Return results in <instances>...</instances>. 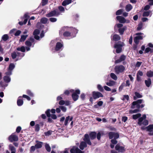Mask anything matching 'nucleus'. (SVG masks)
<instances>
[{"label":"nucleus","instance_id":"1","mask_svg":"<svg viewBox=\"0 0 153 153\" xmlns=\"http://www.w3.org/2000/svg\"><path fill=\"white\" fill-rule=\"evenodd\" d=\"M144 102V101L142 99L139 100L137 101H134L132 103V105L131 106V108H134L136 107L138 109H139L140 108H142L144 107L145 105L144 104L140 105V104Z\"/></svg>","mask_w":153,"mask_h":153},{"label":"nucleus","instance_id":"2","mask_svg":"<svg viewBox=\"0 0 153 153\" xmlns=\"http://www.w3.org/2000/svg\"><path fill=\"white\" fill-rule=\"evenodd\" d=\"M125 69V67L122 65L116 66L114 68L115 72L117 74L123 72Z\"/></svg>","mask_w":153,"mask_h":153},{"label":"nucleus","instance_id":"3","mask_svg":"<svg viewBox=\"0 0 153 153\" xmlns=\"http://www.w3.org/2000/svg\"><path fill=\"white\" fill-rule=\"evenodd\" d=\"M143 34L141 33H137L136 34V36L134 39V41L136 44H138L140 39H142L143 38V36H142Z\"/></svg>","mask_w":153,"mask_h":153},{"label":"nucleus","instance_id":"4","mask_svg":"<svg viewBox=\"0 0 153 153\" xmlns=\"http://www.w3.org/2000/svg\"><path fill=\"white\" fill-rule=\"evenodd\" d=\"M123 45V43H118L116 44L114 46V48L116 49V52L117 53L121 52L122 51V47Z\"/></svg>","mask_w":153,"mask_h":153},{"label":"nucleus","instance_id":"5","mask_svg":"<svg viewBox=\"0 0 153 153\" xmlns=\"http://www.w3.org/2000/svg\"><path fill=\"white\" fill-rule=\"evenodd\" d=\"M60 14V13L58 10H53L46 15V16L48 17L53 16H58Z\"/></svg>","mask_w":153,"mask_h":153},{"label":"nucleus","instance_id":"6","mask_svg":"<svg viewBox=\"0 0 153 153\" xmlns=\"http://www.w3.org/2000/svg\"><path fill=\"white\" fill-rule=\"evenodd\" d=\"M70 152L71 153H84L83 152L76 146H73L70 150Z\"/></svg>","mask_w":153,"mask_h":153},{"label":"nucleus","instance_id":"7","mask_svg":"<svg viewBox=\"0 0 153 153\" xmlns=\"http://www.w3.org/2000/svg\"><path fill=\"white\" fill-rule=\"evenodd\" d=\"M80 91L79 89L76 90L75 92L73 93L72 95V98L74 101H76L78 99L79 96L77 94H79Z\"/></svg>","mask_w":153,"mask_h":153},{"label":"nucleus","instance_id":"8","mask_svg":"<svg viewBox=\"0 0 153 153\" xmlns=\"http://www.w3.org/2000/svg\"><path fill=\"white\" fill-rule=\"evenodd\" d=\"M93 97L94 99L98 98L100 97H103L102 94L99 92H93Z\"/></svg>","mask_w":153,"mask_h":153},{"label":"nucleus","instance_id":"9","mask_svg":"<svg viewBox=\"0 0 153 153\" xmlns=\"http://www.w3.org/2000/svg\"><path fill=\"white\" fill-rule=\"evenodd\" d=\"M83 140L85 141L86 143H87L89 145H91V142L89 136L88 134H86L84 136V138H83Z\"/></svg>","mask_w":153,"mask_h":153},{"label":"nucleus","instance_id":"10","mask_svg":"<svg viewBox=\"0 0 153 153\" xmlns=\"http://www.w3.org/2000/svg\"><path fill=\"white\" fill-rule=\"evenodd\" d=\"M115 148L116 150L120 152H123L125 150L124 147L122 146H120L118 144L116 145Z\"/></svg>","mask_w":153,"mask_h":153},{"label":"nucleus","instance_id":"11","mask_svg":"<svg viewBox=\"0 0 153 153\" xmlns=\"http://www.w3.org/2000/svg\"><path fill=\"white\" fill-rule=\"evenodd\" d=\"M146 130L149 132L150 135H153V124L149 125L148 126L146 127Z\"/></svg>","mask_w":153,"mask_h":153},{"label":"nucleus","instance_id":"12","mask_svg":"<svg viewBox=\"0 0 153 153\" xmlns=\"http://www.w3.org/2000/svg\"><path fill=\"white\" fill-rule=\"evenodd\" d=\"M9 139V140L11 142L13 141H17L18 140V136L14 134H12L10 135Z\"/></svg>","mask_w":153,"mask_h":153},{"label":"nucleus","instance_id":"13","mask_svg":"<svg viewBox=\"0 0 153 153\" xmlns=\"http://www.w3.org/2000/svg\"><path fill=\"white\" fill-rule=\"evenodd\" d=\"M63 47V45L59 42H58L56 43L55 50L56 51L62 50Z\"/></svg>","mask_w":153,"mask_h":153},{"label":"nucleus","instance_id":"14","mask_svg":"<svg viewBox=\"0 0 153 153\" xmlns=\"http://www.w3.org/2000/svg\"><path fill=\"white\" fill-rule=\"evenodd\" d=\"M146 116L145 114L143 115L142 117H140L138 119V124L140 126L142 124V123L144 120L146 119Z\"/></svg>","mask_w":153,"mask_h":153},{"label":"nucleus","instance_id":"15","mask_svg":"<svg viewBox=\"0 0 153 153\" xmlns=\"http://www.w3.org/2000/svg\"><path fill=\"white\" fill-rule=\"evenodd\" d=\"M117 20L119 21L120 22L122 23H124L126 22V19L121 16H117L116 17Z\"/></svg>","mask_w":153,"mask_h":153},{"label":"nucleus","instance_id":"16","mask_svg":"<svg viewBox=\"0 0 153 153\" xmlns=\"http://www.w3.org/2000/svg\"><path fill=\"white\" fill-rule=\"evenodd\" d=\"M39 30L36 29L34 30L33 32V35L34 36V38L37 40H39V36L37 35L39 34Z\"/></svg>","mask_w":153,"mask_h":153},{"label":"nucleus","instance_id":"17","mask_svg":"<svg viewBox=\"0 0 153 153\" xmlns=\"http://www.w3.org/2000/svg\"><path fill=\"white\" fill-rule=\"evenodd\" d=\"M36 144H35V146L36 147V149H39L42 147L43 145V143L42 142L36 140Z\"/></svg>","mask_w":153,"mask_h":153},{"label":"nucleus","instance_id":"18","mask_svg":"<svg viewBox=\"0 0 153 153\" xmlns=\"http://www.w3.org/2000/svg\"><path fill=\"white\" fill-rule=\"evenodd\" d=\"M87 146L86 143L84 141L81 142L79 145V148L81 150H83Z\"/></svg>","mask_w":153,"mask_h":153},{"label":"nucleus","instance_id":"19","mask_svg":"<svg viewBox=\"0 0 153 153\" xmlns=\"http://www.w3.org/2000/svg\"><path fill=\"white\" fill-rule=\"evenodd\" d=\"M126 58V56L124 55H122L119 59L115 61V62L116 63H118L124 60Z\"/></svg>","mask_w":153,"mask_h":153},{"label":"nucleus","instance_id":"20","mask_svg":"<svg viewBox=\"0 0 153 153\" xmlns=\"http://www.w3.org/2000/svg\"><path fill=\"white\" fill-rule=\"evenodd\" d=\"M116 82L113 80H110L109 82L106 83V85L110 87L114 86Z\"/></svg>","mask_w":153,"mask_h":153},{"label":"nucleus","instance_id":"21","mask_svg":"<svg viewBox=\"0 0 153 153\" xmlns=\"http://www.w3.org/2000/svg\"><path fill=\"white\" fill-rule=\"evenodd\" d=\"M72 0H64L62 2V4L63 6L68 5L71 3Z\"/></svg>","mask_w":153,"mask_h":153},{"label":"nucleus","instance_id":"22","mask_svg":"<svg viewBox=\"0 0 153 153\" xmlns=\"http://www.w3.org/2000/svg\"><path fill=\"white\" fill-rule=\"evenodd\" d=\"M4 81L6 83L10 82L11 80V79L10 76H5L3 77Z\"/></svg>","mask_w":153,"mask_h":153},{"label":"nucleus","instance_id":"23","mask_svg":"<svg viewBox=\"0 0 153 153\" xmlns=\"http://www.w3.org/2000/svg\"><path fill=\"white\" fill-rule=\"evenodd\" d=\"M21 97H22L21 96L19 97L17 101V104L19 106H21L23 103V100L19 99Z\"/></svg>","mask_w":153,"mask_h":153},{"label":"nucleus","instance_id":"24","mask_svg":"<svg viewBox=\"0 0 153 153\" xmlns=\"http://www.w3.org/2000/svg\"><path fill=\"white\" fill-rule=\"evenodd\" d=\"M145 82L146 85L148 87H149L151 84V80L150 78H149L147 80H145Z\"/></svg>","mask_w":153,"mask_h":153},{"label":"nucleus","instance_id":"25","mask_svg":"<svg viewBox=\"0 0 153 153\" xmlns=\"http://www.w3.org/2000/svg\"><path fill=\"white\" fill-rule=\"evenodd\" d=\"M135 96L134 97V100H136L137 98H141L142 97V95L137 92H135Z\"/></svg>","mask_w":153,"mask_h":153},{"label":"nucleus","instance_id":"26","mask_svg":"<svg viewBox=\"0 0 153 153\" xmlns=\"http://www.w3.org/2000/svg\"><path fill=\"white\" fill-rule=\"evenodd\" d=\"M120 39V37L118 35L115 34L113 36V39L114 41H117Z\"/></svg>","mask_w":153,"mask_h":153},{"label":"nucleus","instance_id":"27","mask_svg":"<svg viewBox=\"0 0 153 153\" xmlns=\"http://www.w3.org/2000/svg\"><path fill=\"white\" fill-rule=\"evenodd\" d=\"M96 136V133L95 132H93L91 133L90 134V136L91 139H94L95 138Z\"/></svg>","mask_w":153,"mask_h":153},{"label":"nucleus","instance_id":"28","mask_svg":"<svg viewBox=\"0 0 153 153\" xmlns=\"http://www.w3.org/2000/svg\"><path fill=\"white\" fill-rule=\"evenodd\" d=\"M132 8V6L130 4H127L126 7V10L127 12L129 11Z\"/></svg>","mask_w":153,"mask_h":153},{"label":"nucleus","instance_id":"29","mask_svg":"<svg viewBox=\"0 0 153 153\" xmlns=\"http://www.w3.org/2000/svg\"><path fill=\"white\" fill-rule=\"evenodd\" d=\"M18 51H20L23 52L25 51V47L24 46H22L20 47H18L16 48Z\"/></svg>","mask_w":153,"mask_h":153},{"label":"nucleus","instance_id":"30","mask_svg":"<svg viewBox=\"0 0 153 153\" xmlns=\"http://www.w3.org/2000/svg\"><path fill=\"white\" fill-rule=\"evenodd\" d=\"M126 26L123 27L122 28H120L118 30L120 34H123L124 31L126 30Z\"/></svg>","mask_w":153,"mask_h":153},{"label":"nucleus","instance_id":"31","mask_svg":"<svg viewBox=\"0 0 153 153\" xmlns=\"http://www.w3.org/2000/svg\"><path fill=\"white\" fill-rule=\"evenodd\" d=\"M19 53H20L18 52L16 53L15 52H14L12 53H11V55L12 59H14L16 58L17 56V54H19Z\"/></svg>","mask_w":153,"mask_h":153},{"label":"nucleus","instance_id":"32","mask_svg":"<svg viewBox=\"0 0 153 153\" xmlns=\"http://www.w3.org/2000/svg\"><path fill=\"white\" fill-rule=\"evenodd\" d=\"M147 76L149 77H153V71H149L147 72Z\"/></svg>","mask_w":153,"mask_h":153},{"label":"nucleus","instance_id":"33","mask_svg":"<svg viewBox=\"0 0 153 153\" xmlns=\"http://www.w3.org/2000/svg\"><path fill=\"white\" fill-rule=\"evenodd\" d=\"M9 147L11 150V153H15L16 152V149L12 145H10L9 146Z\"/></svg>","mask_w":153,"mask_h":153},{"label":"nucleus","instance_id":"34","mask_svg":"<svg viewBox=\"0 0 153 153\" xmlns=\"http://www.w3.org/2000/svg\"><path fill=\"white\" fill-rule=\"evenodd\" d=\"M145 52L146 53H148L149 52L151 53H152L153 52V49H152L149 47H147L146 48Z\"/></svg>","mask_w":153,"mask_h":153},{"label":"nucleus","instance_id":"35","mask_svg":"<svg viewBox=\"0 0 153 153\" xmlns=\"http://www.w3.org/2000/svg\"><path fill=\"white\" fill-rule=\"evenodd\" d=\"M27 36V35L21 36V38L19 40V41L20 42L24 41L26 39Z\"/></svg>","mask_w":153,"mask_h":153},{"label":"nucleus","instance_id":"36","mask_svg":"<svg viewBox=\"0 0 153 153\" xmlns=\"http://www.w3.org/2000/svg\"><path fill=\"white\" fill-rule=\"evenodd\" d=\"M15 67V65L13 63H10L9 66V71H12Z\"/></svg>","mask_w":153,"mask_h":153},{"label":"nucleus","instance_id":"37","mask_svg":"<svg viewBox=\"0 0 153 153\" xmlns=\"http://www.w3.org/2000/svg\"><path fill=\"white\" fill-rule=\"evenodd\" d=\"M110 76L113 79L116 80L117 79V76L114 73H111L110 74Z\"/></svg>","mask_w":153,"mask_h":153},{"label":"nucleus","instance_id":"38","mask_svg":"<svg viewBox=\"0 0 153 153\" xmlns=\"http://www.w3.org/2000/svg\"><path fill=\"white\" fill-rule=\"evenodd\" d=\"M141 116V114L138 113L136 114H134L132 116L133 119L136 120Z\"/></svg>","mask_w":153,"mask_h":153},{"label":"nucleus","instance_id":"39","mask_svg":"<svg viewBox=\"0 0 153 153\" xmlns=\"http://www.w3.org/2000/svg\"><path fill=\"white\" fill-rule=\"evenodd\" d=\"M48 21V19L45 17L41 19L40 22H41L43 24H46Z\"/></svg>","mask_w":153,"mask_h":153},{"label":"nucleus","instance_id":"40","mask_svg":"<svg viewBox=\"0 0 153 153\" xmlns=\"http://www.w3.org/2000/svg\"><path fill=\"white\" fill-rule=\"evenodd\" d=\"M45 148L47 151L49 152H50L51 151V148L48 144L46 143L45 144Z\"/></svg>","mask_w":153,"mask_h":153},{"label":"nucleus","instance_id":"41","mask_svg":"<svg viewBox=\"0 0 153 153\" xmlns=\"http://www.w3.org/2000/svg\"><path fill=\"white\" fill-rule=\"evenodd\" d=\"M151 13V11H145L143 12V16H148Z\"/></svg>","mask_w":153,"mask_h":153},{"label":"nucleus","instance_id":"42","mask_svg":"<svg viewBox=\"0 0 153 153\" xmlns=\"http://www.w3.org/2000/svg\"><path fill=\"white\" fill-rule=\"evenodd\" d=\"M32 42H31L30 41L27 40L25 42V45L28 47H30L32 45Z\"/></svg>","mask_w":153,"mask_h":153},{"label":"nucleus","instance_id":"43","mask_svg":"<svg viewBox=\"0 0 153 153\" xmlns=\"http://www.w3.org/2000/svg\"><path fill=\"white\" fill-rule=\"evenodd\" d=\"M8 39V36L7 34L4 35L2 37V39L4 41L7 40Z\"/></svg>","mask_w":153,"mask_h":153},{"label":"nucleus","instance_id":"44","mask_svg":"<svg viewBox=\"0 0 153 153\" xmlns=\"http://www.w3.org/2000/svg\"><path fill=\"white\" fill-rule=\"evenodd\" d=\"M28 19H25L23 22H19V24L21 25H23L25 24L27 22Z\"/></svg>","mask_w":153,"mask_h":153},{"label":"nucleus","instance_id":"45","mask_svg":"<svg viewBox=\"0 0 153 153\" xmlns=\"http://www.w3.org/2000/svg\"><path fill=\"white\" fill-rule=\"evenodd\" d=\"M139 111L138 109H136L134 110H130L129 111V113L132 114L134 113H136L138 112Z\"/></svg>","mask_w":153,"mask_h":153},{"label":"nucleus","instance_id":"46","mask_svg":"<svg viewBox=\"0 0 153 153\" xmlns=\"http://www.w3.org/2000/svg\"><path fill=\"white\" fill-rule=\"evenodd\" d=\"M97 88L100 91L102 92L104 91L103 88L100 85H97Z\"/></svg>","mask_w":153,"mask_h":153},{"label":"nucleus","instance_id":"47","mask_svg":"<svg viewBox=\"0 0 153 153\" xmlns=\"http://www.w3.org/2000/svg\"><path fill=\"white\" fill-rule=\"evenodd\" d=\"M123 9H120L118 10L116 12V15H119L121 14L123 12Z\"/></svg>","mask_w":153,"mask_h":153},{"label":"nucleus","instance_id":"48","mask_svg":"<svg viewBox=\"0 0 153 153\" xmlns=\"http://www.w3.org/2000/svg\"><path fill=\"white\" fill-rule=\"evenodd\" d=\"M59 108L63 112H65L66 111L67 108H66V107L64 106H59Z\"/></svg>","mask_w":153,"mask_h":153},{"label":"nucleus","instance_id":"49","mask_svg":"<svg viewBox=\"0 0 153 153\" xmlns=\"http://www.w3.org/2000/svg\"><path fill=\"white\" fill-rule=\"evenodd\" d=\"M70 118V116H68L66 118L65 120V121L64 124L65 126H67Z\"/></svg>","mask_w":153,"mask_h":153},{"label":"nucleus","instance_id":"50","mask_svg":"<svg viewBox=\"0 0 153 153\" xmlns=\"http://www.w3.org/2000/svg\"><path fill=\"white\" fill-rule=\"evenodd\" d=\"M63 35L65 36L69 37L71 36L70 33L68 32H65L63 33Z\"/></svg>","mask_w":153,"mask_h":153},{"label":"nucleus","instance_id":"51","mask_svg":"<svg viewBox=\"0 0 153 153\" xmlns=\"http://www.w3.org/2000/svg\"><path fill=\"white\" fill-rule=\"evenodd\" d=\"M74 90H71L69 91V90H66L65 91L64 93V94L65 95H68L70 92H74Z\"/></svg>","mask_w":153,"mask_h":153},{"label":"nucleus","instance_id":"52","mask_svg":"<svg viewBox=\"0 0 153 153\" xmlns=\"http://www.w3.org/2000/svg\"><path fill=\"white\" fill-rule=\"evenodd\" d=\"M58 8L59 10V11L62 13H64L65 11V9L62 6H59L58 7Z\"/></svg>","mask_w":153,"mask_h":153},{"label":"nucleus","instance_id":"53","mask_svg":"<svg viewBox=\"0 0 153 153\" xmlns=\"http://www.w3.org/2000/svg\"><path fill=\"white\" fill-rule=\"evenodd\" d=\"M114 132H110L109 133L108 135L110 139H111L114 138Z\"/></svg>","mask_w":153,"mask_h":153},{"label":"nucleus","instance_id":"54","mask_svg":"<svg viewBox=\"0 0 153 153\" xmlns=\"http://www.w3.org/2000/svg\"><path fill=\"white\" fill-rule=\"evenodd\" d=\"M49 20L51 22H55L57 21V19L56 18L52 17L49 19Z\"/></svg>","mask_w":153,"mask_h":153},{"label":"nucleus","instance_id":"55","mask_svg":"<svg viewBox=\"0 0 153 153\" xmlns=\"http://www.w3.org/2000/svg\"><path fill=\"white\" fill-rule=\"evenodd\" d=\"M114 138L115 139H117L119 137V134L117 133H115L114 132Z\"/></svg>","mask_w":153,"mask_h":153},{"label":"nucleus","instance_id":"56","mask_svg":"<svg viewBox=\"0 0 153 153\" xmlns=\"http://www.w3.org/2000/svg\"><path fill=\"white\" fill-rule=\"evenodd\" d=\"M104 89L107 91H111V89L109 87L107 86H104Z\"/></svg>","mask_w":153,"mask_h":153},{"label":"nucleus","instance_id":"57","mask_svg":"<svg viewBox=\"0 0 153 153\" xmlns=\"http://www.w3.org/2000/svg\"><path fill=\"white\" fill-rule=\"evenodd\" d=\"M123 26V25L121 24H117L114 26V29H116L117 27L118 28H120Z\"/></svg>","mask_w":153,"mask_h":153},{"label":"nucleus","instance_id":"58","mask_svg":"<svg viewBox=\"0 0 153 153\" xmlns=\"http://www.w3.org/2000/svg\"><path fill=\"white\" fill-rule=\"evenodd\" d=\"M36 149V147L35 146H32L31 147L30 149V152H33L35 150V149Z\"/></svg>","mask_w":153,"mask_h":153},{"label":"nucleus","instance_id":"59","mask_svg":"<svg viewBox=\"0 0 153 153\" xmlns=\"http://www.w3.org/2000/svg\"><path fill=\"white\" fill-rule=\"evenodd\" d=\"M46 114L48 117H51V114L50 113V110L48 109L46 111Z\"/></svg>","mask_w":153,"mask_h":153},{"label":"nucleus","instance_id":"60","mask_svg":"<svg viewBox=\"0 0 153 153\" xmlns=\"http://www.w3.org/2000/svg\"><path fill=\"white\" fill-rule=\"evenodd\" d=\"M148 124V121L147 120H144L142 123V124L146 126Z\"/></svg>","mask_w":153,"mask_h":153},{"label":"nucleus","instance_id":"61","mask_svg":"<svg viewBox=\"0 0 153 153\" xmlns=\"http://www.w3.org/2000/svg\"><path fill=\"white\" fill-rule=\"evenodd\" d=\"M12 71L8 70V71L6 72L5 73L6 76H10L12 74Z\"/></svg>","mask_w":153,"mask_h":153},{"label":"nucleus","instance_id":"62","mask_svg":"<svg viewBox=\"0 0 153 153\" xmlns=\"http://www.w3.org/2000/svg\"><path fill=\"white\" fill-rule=\"evenodd\" d=\"M137 75L142 76L143 75V73L140 71H139L137 74Z\"/></svg>","mask_w":153,"mask_h":153},{"label":"nucleus","instance_id":"63","mask_svg":"<svg viewBox=\"0 0 153 153\" xmlns=\"http://www.w3.org/2000/svg\"><path fill=\"white\" fill-rule=\"evenodd\" d=\"M22 97L23 98H26L28 100H30V98L28 96L24 94L23 95Z\"/></svg>","mask_w":153,"mask_h":153},{"label":"nucleus","instance_id":"64","mask_svg":"<svg viewBox=\"0 0 153 153\" xmlns=\"http://www.w3.org/2000/svg\"><path fill=\"white\" fill-rule=\"evenodd\" d=\"M27 93L28 94L30 95L31 96L33 97V93L30 91L28 90L27 91Z\"/></svg>","mask_w":153,"mask_h":153}]
</instances>
